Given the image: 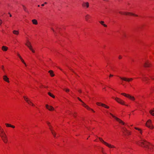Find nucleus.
<instances>
[{"label": "nucleus", "mask_w": 154, "mask_h": 154, "mask_svg": "<svg viewBox=\"0 0 154 154\" xmlns=\"http://www.w3.org/2000/svg\"><path fill=\"white\" fill-rule=\"evenodd\" d=\"M138 145L149 150L151 151H154V145L147 142L144 140H141L137 142Z\"/></svg>", "instance_id": "1"}, {"label": "nucleus", "mask_w": 154, "mask_h": 154, "mask_svg": "<svg viewBox=\"0 0 154 154\" xmlns=\"http://www.w3.org/2000/svg\"><path fill=\"white\" fill-rule=\"evenodd\" d=\"M0 136L3 142L7 143L8 141V138L3 129L0 126Z\"/></svg>", "instance_id": "2"}, {"label": "nucleus", "mask_w": 154, "mask_h": 154, "mask_svg": "<svg viewBox=\"0 0 154 154\" xmlns=\"http://www.w3.org/2000/svg\"><path fill=\"white\" fill-rule=\"evenodd\" d=\"M100 140L103 144L107 146L110 148H115L116 147L114 145H112L110 144H109L107 142L104 141L100 137H99Z\"/></svg>", "instance_id": "3"}, {"label": "nucleus", "mask_w": 154, "mask_h": 154, "mask_svg": "<svg viewBox=\"0 0 154 154\" xmlns=\"http://www.w3.org/2000/svg\"><path fill=\"white\" fill-rule=\"evenodd\" d=\"M119 13L123 15H132L136 17H138V15L135 14H133L131 13L130 12H122V11H119Z\"/></svg>", "instance_id": "4"}, {"label": "nucleus", "mask_w": 154, "mask_h": 154, "mask_svg": "<svg viewBox=\"0 0 154 154\" xmlns=\"http://www.w3.org/2000/svg\"><path fill=\"white\" fill-rule=\"evenodd\" d=\"M142 80L146 84H148L149 82V79L148 78L146 77L145 75L142 74Z\"/></svg>", "instance_id": "5"}, {"label": "nucleus", "mask_w": 154, "mask_h": 154, "mask_svg": "<svg viewBox=\"0 0 154 154\" xmlns=\"http://www.w3.org/2000/svg\"><path fill=\"white\" fill-rule=\"evenodd\" d=\"M110 114L119 123L122 124L123 125H125V123L123 122L121 119H120L116 117L115 116H114L112 114L110 113Z\"/></svg>", "instance_id": "6"}, {"label": "nucleus", "mask_w": 154, "mask_h": 154, "mask_svg": "<svg viewBox=\"0 0 154 154\" xmlns=\"http://www.w3.org/2000/svg\"><path fill=\"white\" fill-rule=\"evenodd\" d=\"M110 114L119 123L122 124L123 125H125V123L123 122L121 119H120L116 117L115 116H114L112 114L110 113Z\"/></svg>", "instance_id": "7"}, {"label": "nucleus", "mask_w": 154, "mask_h": 154, "mask_svg": "<svg viewBox=\"0 0 154 154\" xmlns=\"http://www.w3.org/2000/svg\"><path fill=\"white\" fill-rule=\"evenodd\" d=\"M25 45L29 49L32 51L34 53L35 52V51L32 48V47L31 45L30 42L29 41H27Z\"/></svg>", "instance_id": "8"}, {"label": "nucleus", "mask_w": 154, "mask_h": 154, "mask_svg": "<svg viewBox=\"0 0 154 154\" xmlns=\"http://www.w3.org/2000/svg\"><path fill=\"white\" fill-rule=\"evenodd\" d=\"M122 132L124 134L125 136H128L130 134V132L127 130L125 128H123L122 129Z\"/></svg>", "instance_id": "9"}, {"label": "nucleus", "mask_w": 154, "mask_h": 154, "mask_svg": "<svg viewBox=\"0 0 154 154\" xmlns=\"http://www.w3.org/2000/svg\"><path fill=\"white\" fill-rule=\"evenodd\" d=\"M122 95L126 97L129 98L130 100H135L134 97L132 96H131L129 94H127L125 93H122L121 94Z\"/></svg>", "instance_id": "10"}, {"label": "nucleus", "mask_w": 154, "mask_h": 154, "mask_svg": "<svg viewBox=\"0 0 154 154\" xmlns=\"http://www.w3.org/2000/svg\"><path fill=\"white\" fill-rule=\"evenodd\" d=\"M146 125L147 127L151 129H152L153 127L151 124V121L150 120H149L146 123Z\"/></svg>", "instance_id": "11"}, {"label": "nucleus", "mask_w": 154, "mask_h": 154, "mask_svg": "<svg viewBox=\"0 0 154 154\" xmlns=\"http://www.w3.org/2000/svg\"><path fill=\"white\" fill-rule=\"evenodd\" d=\"M23 98L26 101V102L29 105H31L32 106H34L35 105L34 104H33L31 101L28 99V97H26L24 96L23 97Z\"/></svg>", "instance_id": "12"}, {"label": "nucleus", "mask_w": 154, "mask_h": 154, "mask_svg": "<svg viewBox=\"0 0 154 154\" xmlns=\"http://www.w3.org/2000/svg\"><path fill=\"white\" fill-rule=\"evenodd\" d=\"M47 124L49 126V129L51 130L52 134L54 137H56V134L55 132L52 129L50 125V123L48 122H47Z\"/></svg>", "instance_id": "13"}, {"label": "nucleus", "mask_w": 154, "mask_h": 154, "mask_svg": "<svg viewBox=\"0 0 154 154\" xmlns=\"http://www.w3.org/2000/svg\"><path fill=\"white\" fill-rule=\"evenodd\" d=\"M96 104L98 106H102L106 109H108L109 108V106H107L105 104L103 103L100 102L97 103Z\"/></svg>", "instance_id": "14"}, {"label": "nucleus", "mask_w": 154, "mask_h": 154, "mask_svg": "<svg viewBox=\"0 0 154 154\" xmlns=\"http://www.w3.org/2000/svg\"><path fill=\"white\" fill-rule=\"evenodd\" d=\"M96 104L98 106H102L106 109H108L109 108V106H107L105 104L103 103L100 102L97 103Z\"/></svg>", "instance_id": "15"}, {"label": "nucleus", "mask_w": 154, "mask_h": 154, "mask_svg": "<svg viewBox=\"0 0 154 154\" xmlns=\"http://www.w3.org/2000/svg\"><path fill=\"white\" fill-rule=\"evenodd\" d=\"M96 104L98 106H102L106 109H108L109 108V106H107L105 104L103 103L100 102L97 103Z\"/></svg>", "instance_id": "16"}, {"label": "nucleus", "mask_w": 154, "mask_h": 154, "mask_svg": "<svg viewBox=\"0 0 154 154\" xmlns=\"http://www.w3.org/2000/svg\"><path fill=\"white\" fill-rule=\"evenodd\" d=\"M77 99L79 100L80 102H82V105L83 106L86 108L87 109H90V107L86 104H85L83 102L82 100L79 97H78Z\"/></svg>", "instance_id": "17"}, {"label": "nucleus", "mask_w": 154, "mask_h": 154, "mask_svg": "<svg viewBox=\"0 0 154 154\" xmlns=\"http://www.w3.org/2000/svg\"><path fill=\"white\" fill-rule=\"evenodd\" d=\"M115 100L118 103L121 104L122 105H125V102L120 99L118 97H116L115 99Z\"/></svg>", "instance_id": "18"}, {"label": "nucleus", "mask_w": 154, "mask_h": 154, "mask_svg": "<svg viewBox=\"0 0 154 154\" xmlns=\"http://www.w3.org/2000/svg\"><path fill=\"white\" fill-rule=\"evenodd\" d=\"M120 78L122 80H124L125 81L128 82H130L132 81L133 80V79L132 78H125V77H120Z\"/></svg>", "instance_id": "19"}, {"label": "nucleus", "mask_w": 154, "mask_h": 154, "mask_svg": "<svg viewBox=\"0 0 154 154\" xmlns=\"http://www.w3.org/2000/svg\"><path fill=\"white\" fill-rule=\"evenodd\" d=\"M82 5L83 8L86 9L89 7V4L88 2H83Z\"/></svg>", "instance_id": "20"}, {"label": "nucleus", "mask_w": 154, "mask_h": 154, "mask_svg": "<svg viewBox=\"0 0 154 154\" xmlns=\"http://www.w3.org/2000/svg\"><path fill=\"white\" fill-rule=\"evenodd\" d=\"M143 66L145 67H150L151 66V64L148 60H147L144 63Z\"/></svg>", "instance_id": "21"}, {"label": "nucleus", "mask_w": 154, "mask_h": 154, "mask_svg": "<svg viewBox=\"0 0 154 154\" xmlns=\"http://www.w3.org/2000/svg\"><path fill=\"white\" fill-rule=\"evenodd\" d=\"M45 106L46 108L49 111H53L54 110V108L52 106H49L48 104H46Z\"/></svg>", "instance_id": "22"}, {"label": "nucleus", "mask_w": 154, "mask_h": 154, "mask_svg": "<svg viewBox=\"0 0 154 154\" xmlns=\"http://www.w3.org/2000/svg\"><path fill=\"white\" fill-rule=\"evenodd\" d=\"M3 79L4 80L8 83H9L10 81H9V78L6 75H4L3 76Z\"/></svg>", "instance_id": "23"}, {"label": "nucleus", "mask_w": 154, "mask_h": 154, "mask_svg": "<svg viewBox=\"0 0 154 154\" xmlns=\"http://www.w3.org/2000/svg\"><path fill=\"white\" fill-rule=\"evenodd\" d=\"M91 16L89 14H87L85 17V20L88 22H90V21L89 19L91 18Z\"/></svg>", "instance_id": "24"}, {"label": "nucleus", "mask_w": 154, "mask_h": 154, "mask_svg": "<svg viewBox=\"0 0 154 154\" xmlns=\"http://www.w3.org/2000/svg\"><path fill=\"white\" fill-rule=\"evenodd\" d=\"M13 33L14 35H18L19 33L18 31L14 30L13 31Z\"/></svg>", "instance_id": "25"}, {"label": "nucleus", "mask_w": 154, "mask_h": 154, "mask_svg": "<svg viewBox=\"0 0 154 154\" xmlns=\"http://www.w3.org/2000/svg\"><path fill=\"white\" fill-rule=\"evenodd\" d=\"M8 48L6 46H3L2 47V50L4 51H6L8 50Z\"/></svg>", "instance_id": "26"}, {"label": "nucleus", "mask_w": 154, "mask_h": 154, "mask_svg": "<svg viewBox=\"0 0 154 154\" xmlns=\"http://www.w3.org/2000/svg\"><path fill=\"white\" fill-rule=\"evenodd\" d=\"M32 22L33 24L36 25L38 24V22L37 20L35 19H33L32 20Z\"/></svg>", "instance_id": "27"}, {"label": "nucleus", "mask_w": 154, "mask_h": 154, "mask_svg": "<svg viewBox=\"0 0 154 154\" xmlns=\"http://www.w3.org/2000/svg\"><path fill=\"white\" fill-rule=\"evenodd\" d=\"M49 72L50 73L51 76L53 77L54 76V74L53 72L52 71L50 70L49 71Z\"/></svg>", "instance_id": "28"}, {"label": "nucleus", "mask_w": 154, "mask_h": 154, "mask_svg": "<svg viewBox=\"0 0 154 154\" xmlns=\"http://www.w3.org/2000/svg\"><path fill=\"white\" fill-rule=\"evenodd\" d=\"M149 112L152 115L154 116V109H153L150 110Z\"/></svg>", "instance_id": "29"}, {"label": "nucleus", "mask_w": 154, "mask_h": 154, "mask_svg": "<svg viewBox=\"0 0 154 154\" xmlns=\"http://www.w3.org/2000/svg\"><path fill=\"white\" fill-rule=\"evenodd\" d=\"M48 94L51 97L54 98L55 97L50 92H48Z\"/></svg>", "instance_id": "30"}, {"label": "nucleus", "mask_w": 154, "mask_h": 154, "mask_svg": "<svg viewBox=\"0 0 154 154\" xmlns=\"http://www.w3.org/2000/svg\"><path fill=\"white\" fill-rule=\"evenodd\" d=\"M135 129L136 130H138V131H140V133L141 134H142V131L140 129V128H137V127H135Z\"/></svg>", "instance_id": "31"}, {"label": "nucleus", "mask_w": 154, "mask_h": 154, "mask_svg": "<svg viewBox=\"0 0 154 154\" xmlns=\"http://www.w3.org/2000/svg\"><path fill=\"white\" fill-rule=\"evenodd\" d=\"M154 91V87H152L150 89V92L151 93L153 92Z\"/></svg>", "instance_id": "32"}, {"label": "nucleus", "mask_w": 154, "mask_h": 154, "mask_svg": "<svg viewBox=\"0 0 154 154\" xmlns=\"http://www.w3.org/2000/svg\"><path fill=\"white\" fill-rule=\"evenodd\" d=\"M5 125L7 127H11V125L10 124H9L8 123H6L5 124Z\"/></svg>", "instance_id": "33"}, {"label": "nucleus", "mask_w": 154, "mask_h": 154, "mask_svg": "<svg viewBox=\"0 0 154 154\" xmlns=\"http://www.w3.org/2000/svg\"><path fill=\"white\" fill-rule=\"evenodd\" d=\"M64 90L66 92H68L69 91V90L68 89H64Z\"/></svg>", "instance_id": "34"}, {"label": "nucleus", "mask_w": 154, "mask_h": 154, "mask_svg": "<svg viewBox=\"0 0 154 154\" xmlns=\"http://www.w3.org/2000/svg\"><path fill=\"white\" fill-rule=\"evenodd\" d=\"M21 62L23 63H24L26 66V63H25L24 61V60L22 59L21 60Z\"/></svg>", "instance_id": "35"}, {"label": "nucleus", "mask_w": 154, "mask_h": 154, "mask_svg": "<svg viewBox=\"0 0 154 154\" xmlns=\"http://www.w3.org/2000/svg\"><path fill=\"white\" fill-rule=\"evenodd\" d=\"M23 8L24 9V10L25 11H27L26 9V8L25 7V6L24 5H23Z\"/></svg>", "instance_id": "36"}, {"label": "nucleus", "mask_w": 154, "mask_h": 154, "mask_svg": "<svg viewBox=\"0 0 154 154\" xmlns=\"http://www.w3.org/2000/svg\"><path fill=\"white\" fill-rule=\"evenodd\" d=\"M71 114L75 118L76 117V114L75 113H72Z\"/></svg>", "instance_id": "37"}, {"label": "nucleus", "mask_w": 154, "mask_h": 154, "mask_svg": "<svg viewBox=\"0 0 154 154\" xmlns=\"http://www.w3.org/2000/svg\"><path fill=\"white\" fill-rule=\"evenodd\" d=\"M1 68L2 69L3 71L4 70V67L3 66H1Z\"/></svg>", "instance_id": "38"}, {"label": "nucleus", "mask_w": 154, "mask_h": 154, "mask_svg": "<svg viewBox=\"0 0 154 154\" xmlns=\"http://www.w3.org/2000/svg\"><path fill=\"white\" fill-rule=\"evenodd\" d=\"M100 24H102V25H103V24H104V22L103 21H101L100 22Z\"/></svg>", "instance_id": "39"}, {"label": "nucleus", "mask_w": 154, "mask_h": 154, "mask_svg": "<svg viewBox=\"0 0 154 154\" xmlns=\"http://www.w3.org/2000/svg\"><path fill=\"white\" fill-rule=\"evenodd\" d=\"M150 78L152 80H154V77L152 76H150Z\"/></svg>", "instance_id": "40"}, {"label": "nucleus", "mask_w": 154, "mask_h": 154, "mask_svg": "<svg viewBox=\"0 0 154 154\" xmlns=\"http://www.w3.org/2000/svg\"><path fill=\"white\" fill-rule=\"evenodd\" d=\"M90 108V109H88V110H92L93 112H95V111H94V110H93V109H91V108Z\"/></svg>", "instance_id": "41"}, {"label": "nucleus", "mask_w": 154, "mask_h": 154, "mask_svg": "<svg viewBox=\"0 0 154 154\" xmlns=\"http://www.w3.org/2000/svg\"><path fill=\"white\" fill-rule=\"evenodd\" d=\"M103 25L105 27H107V25H106V24H103Z\"/></svg>", "instance_id": "42"}, {"label": "nucleus", "mask_w": 154, "mask_h": 154, "mask_svg": "<svg viewBox=\"0 0 154 154\" xmlns=\"http://www.w3.org/2000/svg\"><path fill=\"white\" fill-rule=\"evenodd\" d=\"M11 128H15V126H14V125H11Z\"/></svg>", "instance_id": "43"}, {"label": "nucleus", "mask_w": 154, "mask_h": 154, "mask_svg": "<svg viewBox=\"0 0 154 154\" xmlns=\"http://www.w3.org/2000/svg\"><path fill=\"white\" fill-rule=\"evenodd\" d=\"M119 59H121L122 58V57L121 56H119Z\"/></svg>", "instance_id": "44"}, {"label": "nucleus", "mask_w": 154, "mask_h": 154, "mask_svg": "<svg viewBox=\"0 0 154 154\" xmlns=\"http://www.w3.org/2000/svg\"><path fill=\"white\" fill-rule=\"evenodd\" d=\"M102 152L103 154L104 153H105V152H104V151H103V149H102Z\"/></svg>", "instance_id": "45"}, {"label": "nucleus", "mask_w": 154, "mask_h": 154, "mask_svg": "<svg viewBox=\"0 0 154 154\" xmlns=\"http://www.w3.org/2000/svg\"><path fill=\"white\" fill-rule=\"evenodd\" d=\"M8 14L9 15V16L10 17H12L11 14L9 12L8 13Z\"/></svg>", "instance_id": "46"}, {"label": "nucleus", "mask_w": 154, "mask_h": 154, "mask_svg": "<svg viewBox=\"0 0 154 154\" xmlns=\"http://www.w3.org/2000/svg\"><path fill=\"white\" fill-rule=\"evenodd\" d=\"M78 91L80 93H81L82 92L81 90H79Z\"/></svg>", "instance_id": "47"}, {"label": "nucleus", "mask_w": 154, "mask_h": 154, "mask_svg": "<svg viewBox=\"0 0 154 154\" xmlns=\"http://www.w3.org/2000/svg\"><path fill=\"white\" fill-rule=\"evenodd\" d=\"M19 58H20V60H21L22 59H23L21 56H20Z\"/></svg>", "instance_id": "48"}, {"label": "nucleus", "mask_w": 154, "mask_h": 154, "mask_svg": "<svg viewBox=\"0 0 154 154\" xmlns=\"http://www.w3.org/2000/svg\"><path fill=\"white\" fill-rule=\"evenodd\" d=\"M113 76V75L110 74L109 75V77H111Z\"/></svg>", "instance_id": "49"}, {"label": "nucleus", "mask_w": 154, "mask_h": 154, "mask_svg": "<svg viewBox=\"0 0 154 154\" xmlns=\"http://www.w3.org/2000/svg\"><path fill=\"white\" fill-rule=\"evenodd\" d=\"M2 20H0V25L2 23Z\"/></svg>", "instance_id": "50"}, {"label": "nucleus", "mask_w": 154, "mask_h": 154, "mask_svg": "<svg viewBox=\"0 0 154 154\" xmlns=\"http://www.w3.org/2000/svg\"><path fill=\"white\" fill-rule=\"evenodd\" d=\"M17 56H18L19 57V56H20V54H18V53H17Z\"/></svg>", "instance_id": "51"}, {"label": "nucleus", "mask_w": 154, "mask_h": 154, "mask_svg": "<svg viewBox=\"0 0 154 154\" xmlns=\"http://www.w3.org/2000/svg\"><path fill=\"white\" fill-rule=\"evenodd\" d=\"M45 4H43L41 5L42 6H44Z\"/></svg>", "instance_id": "52"}, {"label": "nucleus", "mask_w": 154, "mask_h": 154, "mask_svg": "<svg viewBox=\"0 0 154 154\" xmlns=\"http://www.w3.org/2000/svg\"><path fill=\"white\" fill-rule=\"evenodd\" d=\"M123 36H124V37H126V35H125V34H124V35H123Z\"/></svg>", "instance_id": "53"}, {"label": "nucleus", "mask_w": 154, "mask_h": 154, "mask_svg": "<svg viewBox=\"0 0 154 154\" xmlns=\"http://www.w3.org/2000/svg\"><path fill=\"white\" fill-rule=\"evenodd\" d=\"M51 29L54 32H55L53 28H52Z\"/></svg>", "instance_id": "54"}, {"label": "nucleus", "mask_w": 154, "mask_h": 154, "mask_svg": "<svg viewBox=\"0 0 154 154\" xmlns=\"http://www.w3.org/2000/svg\"><path fill=\"white\" fill-rule=\"evenodd\" d=\"M127 4L128 5H130V3L129 2H128Z\"/></svg>", "instance_id": "55"}, {"label": "nucleus", "mask_w": 154, "mask_h": 154, "mask_svg": "<svg viewBox=\"0 0 154 154\" xmlns=\"http://www.w3.org/2000/svg\"><path fill=\"white\" fill-rule=\"evenodd\" d=\"M71 113V112H70V111H68V113L69 114H70Z\"/></svg>", "instance_id": "56"}, {"label": "nucleus", "mask_w": 154, "mask_h": 154, "mask_svg": "<svg viewBox=\"0 0 154 154\" xmlns=\"http://www.w3.org/2000/svg\"><path fill=\"white\" fill-rule=\"evenodd\" d=\"M47 2H45L44 3V4H47Z\"/></svg>", "instance_id": "57"}, {"label": "nucleus", "mask_w": 154, "mask_h": 154, "mask_svg": "<svg viewBox=\"0 0 154 154\" xmlns=\"http://www.w3.org/2000/svg\"><path fill=\"white\" fill-rule=\"evenodd\" d=\"M58 29H57V32H58Z\"/></svg>", "instance_id": "58"}, {"label": "nucleus", "mask_w": 154, "mask_h": 154, "mask_svg": "<svg viewBox=\"0 0 154 154\" xmlns=\"http://www.w3.org/2000/svg\"><path fill=\"white\" fill-rule=\"evenodd\" d=\"M125 105V106H128V105H126V104H125V105Z\"/></svg>", "instance_id": "59"}, {"label": "nucleus", "mask_w": 154, "mask_h": 154, "mask_svg": "<svg viewBox=\"0 0 154 154\" xmlns=\"http://www.w3.org/2000/svg\"><path fill=\"white\" fill-rule=\"evenodd\" d=\"M38 7H40V5H38Z\"/></svg>", "instance_id": "60"}, {"label": "nucleus", "mask_w": 154, "mask_h": 154, "mask_svg": "<svg viewBox=\"0 0 154 154\" xmlns=\"http://www.w3.org/2000/svg\"><path fill=\"white\" fill-rule=\"evenodd\" d=\"M94 141H96V140H94Z\"/></svg>", "instance_id": "61"}, {"label": "nucleus", "mask_w": 154, "mask_h": 154, "mask_svg": "<svg viewBox=\"0 0 154 154\" xmlns=\"http://www.w3.org/2000/svg\"><path fill=\"white\" fill-rule=\"evenodd\" d=\"M40 87L41 88H42V86H40Z\"/></svg>", "instance_id": "62"}]
</instances>
